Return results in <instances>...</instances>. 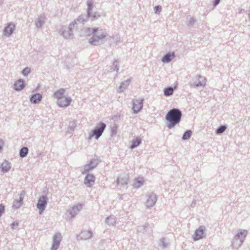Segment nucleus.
I'll use <instances>...</instances> for the list:
<instances>
[{
	"label": "nucleus",
	"instance_id": "23",
	"mask_svg": "<svg viewBox=\"0 0 250 250\" xmlns=\"http://www.w3.org/2000/svg\"><path fill=\"white\" fill-rule=\"evenodd\" d=\"M219 1H220V0H216L215 1L214 5H216L217 4H218L219 2Z\"/></svg>",
	"mask_w": 250,
	"mask_h": 250
},
{
	"label": "nucleus",
	"instance_id": "21",
	"mask_svg": "<svg viewBox=\"0 0 250 250\" xmlns=\"http://www.w3.org/2000/svg\"><path fill=\"white\" fill-rule=\"evenodd\" d=\"M30 72V69L29 67H26L25 68L22 72V73L23 75L26 76Z\"/></svg>",
	"mask_w": 250,
	"mask_h": 250
},
{
	"label": "nucleus",
	"instance_id": "19",
	"mask_svg": "<svg viewBox=\"0 0 250 250\" xmlns=\"http://www.w3.org/2000/svg\"><path fill=\"white\" fill-rule=\"evenodd\" d=\"M226 129V126L225 125H222L220 126L216 131V133L217 134H220L223 133Z\"/></svg>",
	"mask_w": 250,
	"mask_h": 250
},
{
	"label": "nucleus",
	"instance_id": "16",
	"mask_svg": "<svg viewBox=\"0 0 250 250\" xmlns=\"http://www.w3.org/2000/svg\"><path fill=\"white\" fill-rule=\"evenodd\" d=\"M140 143H141L140 139L138 138H136L132 142V144L130 146L131 148H133L138 146L140 145Z\"/></svg>",
	"mask_w": 250,
	"mask_h": 250
},
{
	"label": "nucleus",
	"instance_id": "12",
	"mask_svg": "<svg viewBox=\"0 0 250 250\" xmlns=\"http://www.w3.org/2000/svg\"><path fill=\"white\" fill-rule=\"evenodd\" d=\"M174 57V54L173 53H167L164 56L162 59V61L164 62H170L172 59H173Z\"/></svg>",
	"mask_w": 250,
	"mask_h": 250
},
{
	"label": "nucleus",
	"instance_id": "27",
	"mask_svg": "<svg viewBox=\"0 0 250 250\" xmlns=\"http://www.w3.org/2000/svg\"><path fill=\"white\" fill-rule=\"evenodd\" d=\"M3 144H4V143H3V142L2 141H1V142H0V145H1V146H3Z\"/></svg>",
	"mask_w": 250,
	"mask_h": 250
},
{
	"label": "nucleus",
	"instance_id": "14",
	"mask_svg": "<svg viewBox=\"0 0 250 250\" xmlns=\"http://www.w3.org/2000/svg\"><path fill=\"white\" fill-rule=\"evenodd\" d=\"M101 34L99 36H97L96 37L95 39H90L89 40V42L91 44H94L95 41H97L100 39H104L105 37V35L104 34L103 32L101 30Z\"/></svg>",
	"mask_w": 250,
	"mask_h": 250
},
{
	"label": "nucleus",
	"instance_id": "24",
	"mask_svg": "<svg viewBox=\"0 0 250 250\" xmlns=\"http://www.w3.org/2000/svg\"><path fill=\"white\" fill-rule=\"evenodd\" d=\"M18 226V223H13L12 224V227H13V228L15 226Z\"/></svg>",
	"mask_w": 250,
	"mask_h": 250
},
{
	"label": "nucleus",
	"instance_id": "15",
	"mask_svg": "<svg viewBox=\"0 0 250 250\" xmlns=\"http://www.w3.org/2000/svg\"><path fill=\"white\" fill-rule=\"evenodd\" d=\"M173 88L172 87H167L164 90V94L166 96L172 95L173 93Z\"/></svg>",
	"mask_w": 250,
	"mask_h": 250
},
{
	"label": "nucleus",
	"instance_id": "2",
	"mask_svg": "<svg viewBox=\"0 0 250 250\" xmlns=\"http://www.w3.org/2000/svg\"><path fill=\"white\" fill-rule=\"evenodd\" d=\"M105 127V125L104 123H100L93 130L92 136H95L96 139H98L102 134Z\"/></svg>",
	"mask_w": 250,
	"mask_h": 250
},
{
	"label": "nucleus",
	"instance_id": "18",
	"mask_svg": "<svg viewBox=\"0 0 250 250\" xmlns=\"http://www.w3.org/2000/svg\"><path fill=\"white\" fill-rule=\"evenodd\" d=\"M191 133H192L191 131H190V130L187 131L184 134L182 139L183 140H187V139H189L191 136Z\"/></svg>",
	"mask_w": 250,
	"mask_h": 250
},
{
	"label": "nucleus",
	"instance_id": "13",
	"mask_svg": "<svg viewBox=\"0 0 250 250\" xmlns=\"http://www.w3.org/2000/svg\"><path fill=\"white\" fill-rule=\"evenodd\" d=\"M42 96L40 94H36L32 96L30 99V101L32 103H38L41 101Z\"/></svg>",
	"mask_w": 250,
	"mask_h": 250
},
{
	"label": "nucleus",
	"instance_id": "20",
	"mask_svg": "<svg viewBox=\"0 0 250 250\" xmlns=\"http://www.w3.org/2000/svg\"><path fill=\"white\" fill-rule=\"evenodd\" d=\"M98 28H89L88 31L90 33L89 35L95 36L96 33L98 31Z\"/></svg>",
	"mask_w": 250,
	"mask_h": 250
},
{
	"label": "nucleus",
	"instance_id": "25",
	"mask_svg": "<svg viewBox=\"0 0 250 250\" xmlns=\"http://www.w3.org/2000/svg\"><path fill=\"white\" fill-rule=\"evenodd\" d=\"M88 233L89 234V237H91V236H92L91 233L90 232H88Z\"/></svg>",
	"mask_w": 250,
	"mask_h": 250
},
{
	"label": "nucleus",
	"instance_id": "17",
	"mask_svg": "<svg viewBox=\"0 0 250 250\" xmlns=\"http://www.w3.org/2000/svg\"><path fill=\"white\" fill-rule=\"evenodd\" d=\"M28 152V149L26 147H22L20 150V156L21 157H24L26 156Z\"/></svg>",
	"mask_w": 250,
	"mask_h": 250
},
{
	"label": "nucleus",
	"instance_id": "29",
	"mask_svg": "<svg viewBox=\"0 0 250 250\" xmlns=\"http://www.w3.org/2000/svg\"><path fill=\"white\" fill-rule=\"evenodd\" d=\"M56 241H58V238H56Z\"/></svg>",
	"mask_w": 250,
	"mask_h": 250
},
{
	"label": "nucleus",
	"instance_id": "22",
	"mask_svg": "<svg viewBox=\"0 0 250 250\" xmlns=\"http://www.w3.org/2000/svg\"><path fill=\"white\" fill-rule=\"evenodd\" d=\"M154 9L156 13L160 12L161 10V7L160 6H156Z\"/></svg>",
	"mask_w": 250,
	"mask_h": 250
},
{
	"label": "nucleus",
	"instance_id": "7",
	"mask_svg": "<svg viewBox=\"0 0 250 250\" xmlns=\"http://www.w3.org/2000/svg\"><path fill=\"white\" fill-rule=\"evenodd\" d=\"M204 229L202 227L197 229L193 235V238L195 241L202 239L204 235Z\"/></svg>",
	"mask_w": 250,
	"mask_h": 250
},
{
	"label": "nucleus",
	"instance_id": "1",
	"mask_svg": "<svg viewBox=\"0 0 250 250\" xmlns=\"http://www.w3.org/2000/svg\"><path fill=\"white\" fill-rule=\"evenodd\" d=\"M181 111L177 108L170 110L166 116V119L167 121V127L169 128L174 127L179 124L182 117Z\"/></svg>",
	"mask_w": 250,
	"mask_h": 250
},
{
	"label": "nucleus",
	"instance_id": "5",
	"mask_svg": "<svg viewBox=\"0 0 250 250\" xmlns=\"http://www.w3.org/2000/svg\"><path fill=\"white\" fill-rule=\"evenodd\" d=\"M143 106V101L141 100H135L133 102L132 109L134 113L139 112Z\"/></svg>",
	"mask_w": 250,
	"mask_h": 250
},
{
	"label": "nucleus",
	"instance_id": "9",
	"mask_svg": "<svg viewBox=\"0 0 250 250\" xmlns=\"http://www.w3.org/2000/svg\"><path fill=\"white\" fill-rule=\"evenodd\" d=\"M14 86L16 90H22L24 87L23 81L21 79L16 81L14 83Z\"/></svg>",
	"mask_w": 250,
	"mask_h": 250
},
{
	"label": "nucleus",
	"instance_id": "26",
	"mask_svg": "<svg viewBox=\"0 0 250 250\" xmlns=\"http://www.w3.org/2000/svg\"><path fill=\"white\" fill-rule=\"evenodd\" d=\"M37 26H41V22H39V23H38L37 24Z\"/></svg>",
	"mask_w": 250,
	"mask_h": 250
},
{
	"label": "nucleus",
	"instance_id": "10",
	"mask_svg": "<svg viewBox=\"0 0 250 250\" xmlns=\"http://www.w3.org/2000/svg\"><path fill=\"white\" fill-rule=\"evenodd\" d=\"M15 25L10 24L8 25H7L4 30V34L6 36H9L13 32V31L15 29Z\"/></svg>",
	"mask_w": 250,
	"mask_h": 250
},
{
	"label": "nucleus",
	"instance_id": "3",
	"mask_svg": "<svg viewBox=\"0 0 250 250\" xmlns=\"http://www.w3.org/2000/svg\"><path fill=\"white\" fill-rule=\"evenodd\" d=\"M47 204V199L45 196H42L38 201L37 208L40 210V214H42Z\"/></svg>",
	"mask_w": 250,
	"mask_h": 250
},
{
	"label": "nucleus",
	"instance_id": "4",
	"mask_svg": "<svg viewBox=\"0 0 250 250\" xmlns=\"http://www.w3.org/2000/svg\"><path fill=\"white\" fill-rule=\"evenodd\" d=\"M71 101L72 100L70 97L63 96L62 98L57 101V104L61 107L67 106L70 105Z\"/></svg>",
	"mask_w": 250,
	"mask_h": 250
},
{
	"label": "nucleus",
	"instance_id": "28",
	"mask_svg": "<svg viewBox=\"0 0 250 250\" xmlns=\"http://www.w3.org/2000/svg\"><path fill=\"white\" fill-rule=\"evenodd\" d=\"M1 149V146H0V150Z\"/></svg>",
	"mask_w": 250,
	"mask_h": 250
},
{
	"label": "nucleus",
	"instance_id": "8",
	"mask_svg": "<svg viewBox=\"0 0 250 250\" xmlns=\"http://www.w3.org/2000/svg\"><path fill=\"white\" fill-rule=\"evenodd\" d=\"M95 182V177L91 174H87L84 180V183L88 187L92 186Z\"/></svg>",
	"mask_w": 250,
	"mask_h": 250
},
{
	"label": "nucleus",
	"instance_id": "11",
	"mask_svg": "<svg viewBox=\"0 0 250 250\" xmlns=\"http://www.w3.org/2000/svg\"><path fill=\"white\" fill-rule=\"evenodd\" d=\"M64 92L65 90L64 89H60L55 92L54 96L57 99V101L59 100L64 96Z\"/></svg>",
	"mask_w": 250,
	"mask_h": 250
},
{
	"label": "nucleus",
	"instance_id": "6",
	"mask_svg": "<svg viewBox=\"0 0 250 250\" xmlns=\"http://www.w3.org/2000/svg\"><path fill=\"white\" fill-rule=\"evenodd\" d=\"M61 240V235L60 233L56 234L53 238V244L51 247V250H57L59 247L60 242Z\"/></svg>",
	"mask_w": 250,
	"mask_h": 250
}]
</instances>
